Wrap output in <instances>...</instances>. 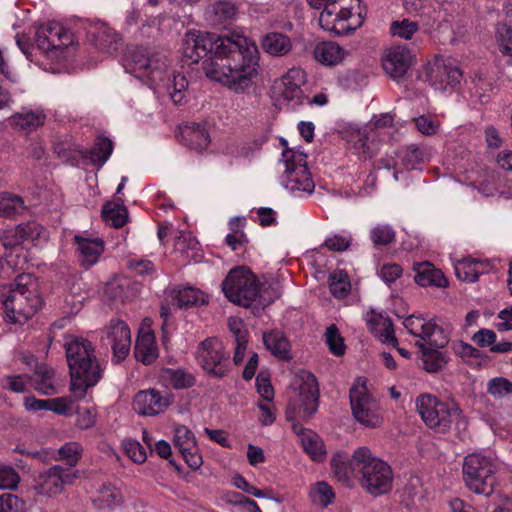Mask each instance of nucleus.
Wrapping results in <instances>:
<instances>
[{
  "label": "nucleus",
  "mask_w": 512,
  "mask_h": 512,
  "mask_svg": "<svg viewBox=\"0 0 512 512\" xmlns=\"http://www.w3.org/2000/svg\"><path fill=\"white\" fill-rule=\"evenodd\" d=\"M182 55L190 63L204 57L205 75L234 91H244L259 74V50L250 38L231 33L219 36L209 32L190 30L182 39Z\"/></svg>",
  "instance_id": "nucleus-1"
},
{
  "label": "nucleus",
  "mask_w": 512,
  "mask_h": 512,
  "mask_svg": "<svg viewBox=\"0 0 512 512\" xmlns=\"http://www.w3.org/2000/svg\"><path fill=\"white\" fill-rule=\"evenodd\" d=\"M170 59L147 47L130 48L123 60L125 71L148 86L158 97L168 96L174 104L184 99L188 82L170 69Z\"/></svg>",
  "instance_id": "nucleus-2"
},
{
  "label": "nucleus",
  "mask_w": 512,
  "mask_h": 512,
  "mask_svg": "<svg viewBox=\"0 0 512 512\" xmlns=\"http://www.w3.org/2000/svg\"><path fill=\"white\" fill-rule=\"evenodd\" d=\"M71 378V392L83 399L88 389L97 385L103 376V368L96 358L91 342L73 337L65 344Z\"/></svg>",
  "instance_id": "nucleus-3"
},
{
  "label": "nucleus",
  "mask_w": 512,
  "mask_h": 512,
  "mask_svg": "<svg viewBox=\"0 0 512 512\" xmlns=\"http://www.w3.org/2000/svg\"><path fill=\"white\" fill-rule=\"evenodd\" d=\"M4 318L14 324H23L42 306L37 279L31 274H20L2 299Z\"/></svg>",
  "instance_id": "nucleus-4"
},
{
  "label": "nucleus",
  "mask_w": 512,
  "mask_h": 512,
  "mask_svg": "<svg viewBox=\"0 0 512 512\" xmlns=\"http://www.w3.org/2000/svg\"><path fill=\"white\" fill-rule=\"evenodd\" d=\"M415 403L421 419L435 433L455 431L461 434L466 430L467 419L456 402L440 401L433 395L421 394Z\"/></svg>",
  "instance_id": "nucleus-5"
},
{
  "label": "nucleus",
  "mask_w": 512,
  "mask_h": 512,
  "mask_svg": "<svg viewBox=\"0 0 512 512\" xmlns=\"http://www.w3.org/2000/svg\"><path fill=\"white\" fill-rule=\"evenodd\" d=\"M354 465L360 477L361 486L371 495L379 496L388 493L393 485L391 467L372 451L359 447L354 451Z\"/></svg>",
  "instance_id": "nucleus-6"
},
{
  "label": "nucleus",
  "mask_w": 512,
  "mask_h": 512,
  "mask_svg": "<svg viewBox=\"0 0 512 512\" xmlns=\"http://www.w3.org/2000/svg\"><path fill=\"white\" fill-rule=\"evenodd\" d=\"M320 27L333 35L346 36L359 29L365 20L361 0H336L318 17Z\"/></svg>",
  "instance_id": "nucleus-7"
},
{
  "label": "nucleus",
  "mask_w": 512,
  "mask_h": 512,
  "mask_svg": "<svg viewBox=\"0 0 512 512\" xmlns=\"http://www.w3.org/2000/svg\"><path fill=\"white\" fill-rule=\"evenodd\" d=\"M394 126L391 112L373 115L364 126L349 124L343 130V138L364 158L372 157L379 148L378 138Z\"/></svg>",
  "instance_id": "nucleus-8"
},
{
  "label": "nucleus",
  "mask_w": 512,
  "mask_h": 512,
  "mask_svg": "<svg viewBox=\"0 0 512 512\" xmlns=\"http://www.w3.org/2000/svg\"><path fill=\"white\" fill-rule=\"evenodd\" d=\"M52 63L64 64L74 52V37L70 31L56 22L38 28L36 48Z\"/></svg>",
  "instance_id": "nucleus-9"
},
{
  "label": "nucleus",
  "mask_w": 512,
  "mask_h": 512,
  "mask_svg": "<svg viewBox=\"0 0 512 512\" xmlns=\"http://www.w3.org/2000/svg\"><path fill=\"white\" fill-rule=\"evenodd\" d=\"M285 170L281 183L296 197H306L313 193L315 182L307 167V155L300 150L287 149L282 153Z\"/></svg>",
  "instance_id": "nucleus-10"
},
{
  "label": "nucleus",
  "mask_w": 512,
  "mask_h": 512,
  "mask_svg": "<svg viewBox=\"0 0 512 512\" xmlns=\"http://www.w3.org/2000/svg\"><path fill=\"white\" fill-rule=\"evenodd\" d=\"M464 479L468 488L476 494L489 496L496 484V463L482 453H472L463 463Z\"/></svg>",
  "instance_id": "nucleus-11"
},
{
  "label": "nucleus",
  "mask_w": 512,
  "mask_h": 512,
  "mask_svg": "<svg viewBox=\"0 0 512 512\" xmlns=\"http://www.w3.org/2000/svg\"><path fill=\"white\" fill-rule=\"evenodd\" d=\"M306 73L300 67L290 68L274 83L272 95L279 108L295 109L306 102L310 103L303 91Z\"/></svg>",
  "instance_id": "nucleus-12"
},
{
  "label": "nucleus",
  "mask_w": 512,
  "mask_h": 512,
  "mask_svg": "<svg viewBox=\"0 0 512 512\" xmlns=\"http://www.w3.org/2000/svg\"><path fill=\"white\" fill-rule=\"evenodd\" d=\"M350 404L355 420L368 428L379 427L382 423L380 408L375 397L369 392L366 381L358 378L350 389Z\"/></svg>",
  "instance_id": "nucleus-13"
},
{
  "label": "nucleus",
  "mask_w": 512,
  "mask_h": 512,
  "mask_svg": "<svg viewBox=\"0 0 512 512\" xmlns=\"http://www.w3.org/2000/svg\"><path fill=\"white\" fill-rule=\"evenodd\" d=\"M222 290L231 302L245 307L250 306L259 295L256 277L244 267H237L229 272L222 283Z\"/></svg>",
  "instance_id": "nucleus-14"
},
{
  "label": "nucleus",
  "mask_w": 512,
  "mask_h": 512,
  "mask_svg": "<svg viewBox=\"0 0 512 512\" xmlns=\"http://www.w3.org/2000/svg\"><path fill=\"white\" fill-rule=\"evenodd\" d=\"M196 358L205 372L215 377H223L229 370L228 355L221 341L208 338L200 343Z\"/></svg>",
  "instance_id": "nucleus-15"
},
{
  "label": "nucleus",
  "mask_w": 512,
  "mask_h": 512,
  "mask_svg": "<svg viewBox=\"0 0 512 512\" xmlns=\"http://www.w3.org/2000/svg\"><path fill=\"white\" fill-rule=\"evenodd\" d=\"M319 391L316 378L306 374L305 381L300 386L297 400L287 408L290 421L309 419L318 408Z\"/></svg>",
  "instance_id": "nucleus-16"
},
{
  "label": "nucleus",
  "mask_w": 512,
  "mask_h": 512,
  "mask_svg": "<svg viewBox=\"0 0 512 512\" xmlns=\"http://www.w3.org/2000/svg\"><path fill=\"white\" fill-rule=\"evenodd\" d=\"M48 239L46 230L37 222L29 221L7 229L2 235L6 248L42 246Z\"/></svg>",
  "instance_id": "nucleus-17"
},
{
  "label": "nucleus",
  "mask_w": 512,
  "mask_h": 512,
  "mask_svg": "<svg viewBox=\"0 0 512 512\" xmlns=\"http://www.w3.org/2000/svg\"><path fill=\"white\" fill-rule=\"evenodd\" d=\"M76 473L71 469L55 465L40 473L35 480V491L37 494L52 497L60 494L64 485L72 483Z\"/></svg>",
  "instance_id": "nucleus-18"
},
{
  "label": "nucleus",
  "mask_w": 512,
  "mask_h": 512,
  "mask_svg": "<svg viewBox=\"0 0 512 512\" xmlns=\"http://www.w3.org/2000/svg\"><path fill=\"white\" fill-rule=\"evenodd\" d=\"M428 77L436 90L450 92L460 84L462 72L452 61L436 59L430 65Z\"/></svg>",
  "instance_id": "nucleus-19"
},
{
  "label": "nucleus",
  "mask_w": 512,
  "mask_h": 512,
  "mask_svg": "<svg viewBox=\"0 0 512 512\" xmlns=\"http://www.w3.org/2000/svg\"><path fill=\"white\" fill-rule=\"evenodd\" d=\"M165 299L161 305V317L166 321L172 311L177 308L205 304L207 296L193 287L170 289L165 292Z\"/></svg>",
  "instance_id": "nucleus-20"
},
{
  "label": "nucleus",
  "mask_w": 512,
  "mask_h": 512,
  "mask_svg": "<svg viewBox=\"0 0 512 512\" xmlns=\"http://www.w3.org/2000/svg\"><path fill=\"white\" fill-rule=\"evenodd\" d=\"M173 444L179 450L187 465L192 469L201 467L203 460L194 433L185 425L173 428Z\"/></svg>",
  "instance_id": "nucleus-21"
},
{
  "label": "nucleus",
  "mask_w": 512,
  "mask_h": 512,
  "mask_svg": "<svg viewBox=\"0 0 512 512\" xmlns=\"http://www.w3.org/2000/svg\"><path fill=\"white\" fill-rule=\"evenodd\" d=\"M403 325L411 335L428 341L431 346L443 347L448 342L442 329L431 319L411 315L404 319Z\"/></svg>",
  "instance_id": "nucleus-22"
},
{
  "label": "nucleus",
  "mask_w": 512,
  "mask_h": 512,
  "mask_svg": "<svg viewBox=\"0 0 512 512\" xmlns=\"http://www.w3.org/2000/svg\"><path fill=\"white\" fill-rule=\"evenodd\" d=\"M105 341L111 346L113 358L120 362L130 352L131 333L128 325L122 320H113L106 328Z\"/></svg>",
  "instance_id": "nucleus-23"
},
{
  "label": "nucleus",
  "mask_w": 512,
  "mask_h": 512,
  "mask_svg": "<svg viewBox=\"0 0 512 512\" xmlns=\"http://www.w3.org/2000/svg\"><path fill=\"white\" fill-rule=\"evenodd\" d=\"M170 404V396L155 389L139 391L133 400L134 410L143 416H156L164 412Z\"/></svg>",
  "instance_id": "nucleus-24"
},
{
  "label": "nucleus",
  "mask_w": 512,
  "mask_h": 512,
  "mask_svg": "<svg viewBox=\"0 0 512 512\" xmlns=\"http://www.w3.org/2000/svg\"><path fill=\"white\" fill-rule=\"evenodd\" d=\"M411 61V52L406 47L394 46L387 50L383 58V68L390 77L399 79L408 71Z\"/></svg>",
  "instance_id": "nucleus-25"
},
{
  "label": "nucleus",
  "mask_w": 512,
  "mask_h": 512,
  "mask_svg": "<svg viewBox=\"0 0 512 512\" xmlns=\"http://www.w3.org/2000/svg\"><path fill=\"white\" fill-rule=\"evenodd\" d=\"M350 56V51L334 41L318 42L313 48V57L323 66L334 67L341 65Z\"/></svg>",
  "instance_id": "nucleus-26"
},
{
  "label": "nucleus",
  "mask_w": 512,
  "mask_h": 512,
  "mask_svg": "<svg viewBox=\"0 0 512 512\" xmlns=\"http://www.w3.org/2000/svg\"><path fill=\"white\" fill-rule=\"evenodd\" d=\"M134 354L138 361L146 365L151 364L158 357V347L156 345L155 336L150 330L147 320L142 323L139 329Z\"/></svg>",
  "instance_id": "nucleus-27"
},
{
  "label": "nucleus",
  "mask_w": 512,
  "mask_h": 512,
  "mask_svg": "<svg viewBox=\"0 0 512 512\" xmlns=\"http://www.w3.org/2000/svg\"><path fill=\"white\" fill-rule=\"evenodd\" d=\"M86 30L88 38L99 50L112 53L117 49L118 35L105 23L100 21L90 23Z\"/></svg>",
  "instance_id": "nucleus-28"
},
{
  "label": "nucleus",
  "mask_w": 512,
  "mask_h": 512,
  "mask_svg": "<svg viewBox=\"0 0 512 512\" xmlns=\"http://www.w3.org/2000/svg\"><path fill=\"white\" fill-rule=\"evenodd\" d=\"M93 505L102 512H110L123 502L121 491L112 484H102L91 495Z\"/></svg>",
  "instance_id": "nucleus-29"
},
{
  "label": "nucleus",
  "mask_w": 512,
  "mask_h": 512,
  "mask_svg": "<svg viewBox=\"0 0 512 512\" xmlns=\"http://www.w3.org/2000/svg\"><path fill=\"white\" fill-rule=\"evenodd\" d=\"M366 322L369 330L378 337L381 342L392 346L397 345L392 323L384 314L371 310L366 315Z\"/></svg>",
  "instance_id": "nucleus-30"
},
{
  "label": "nucleus",
  "mask_w": 512,
  "mask_h": 512,
  "mask_svg": "<svg viewBox=\"0 0 512 512\" xmlns=\"http://www.w3.org/2000/svg\"><path fill=\"white\" fill-rule=\"evenodd\" d=\"M79 257L86 266L96 264L104 251V242L100 238H89L81 235L74 237Z\"/></svg>",
  "instance_id": "nucleus-31"
},
{
  "label": "nucleus",
  "mask_w": 512,
  "mask_h": 512,
  "mask_svg": "<svg viewBox=\"0 0 512 512\" xmlns=\"http://www.w3.org/2000/svg\"><path fill=\"white\" fill-rule=\"evenodd\" d=\"M489 264L486 261L473 258H464L454 263L455 274L458 279L474 282L481 274L488 271Z\"/></svg>",
  "instance_id": "nucleus-32"
},
{
  "label": "nucleus",
  "mask_w": 512,
  "mask_h": 512,
  "mask_svg": "<svg viewBox=\"0 0 512 512\" xmlns=\"http://www.w3.org/2000/svg\"><path fill=\"white\" fill-rule=\"evenodd\" d=\"M415 281L418 285L446 287L448 284L447 279L441 270L435 268L429 262L416 263L414 265Z\"/></svg>",
  "instance_id": "nucleus-33"
},
{
  "label": "nucleus",
  "mask_w": 512,
  "mask_h": 512,
  "mask_svg": "<svg viewBox=\"0 0 512 512\" xmlns=\"http://www.w3.org/2000/svg\"><path fill=\"white\" fill-rule=\"evenodd\" d=\"M180 135L184 144L196 151H203L210 144V136L207 130L199 124L181 127Z\"/></svg>",
  "instance_id": "nucleus-34"
},
{
  "label": "nucleus",
  "mask_w": 512,
  "mask_h": 512,
  "mask_svg": "<svg viewBox=\"0 0 512 512\" xmlns=\"http://www.w3.org/2000/svg\"><path fill=\"white\" fill-rule=\"evenodd\" d=\"M293 429L299 435L304 451L312 460L320 461L325 456L326 449L319 435L311 430L298 428L295 424Z\"/></svg>",
  "instance_id": "nucleus-35"
},
{
  "label": "nucleus",
  "mask_w": 512,
  "mask_h": 512,
  "mask_svg": "<svg viewBox=\"0 0 512 512\" xmlns=\"http://www.w3.org/2000/svg\"><path fill=\"white\" fill-rule=\"evenodd\" d=\"M236 16V7L230 1H216L208 5L205 19L212 25H222L233 20Z\"/></svg>",
  "instance_id": "nucleus-36"
},
{
  "label": "nucleus",
  "mask_w": 512,
  "mask_h": 512,
  "mask_svg": "<svg viewBox=\"0 0 512 512\" xmlns=\"http://www.w3.org/2000/svg\"><path fill=\"white\" fill-rule=\"evenodd\" d=\"M334 476L342 483H349L354 475H359L354 465V454L350 458L345 452H337L331 459Z\"/></svg>",
  "instance_id": "nucleus-37"
},
{
  "label": "nucleus",
  "mask_w": 512,
  "mask_h": 512,
  "mask_svg": "<svg viewBox=\"0 0 512 512\" xmlns=\"http://www.w3.org/2000/svg\"><path fill=\"white\" fill-rule=\"evenodd\" d=\"M261 46L271 56H284L291 51L292 42L282 33L270 32L262 37Z\"/></svg>",
  "instance_id": "nucleus-38"
},
{
  "label": "nucleus",
  "mask_w": 512,
  "mask_h": 512,
  "mask_svg": "<svg viewBox=\"0 0 512 512\" xmlns=\"http://www.w3.org/2000/svg\"><path fill=\"white\" fill-rule=\"evenodd\" d=\"M45 114L40 110H29L16 113L9 118L10 125L19 130L31 131L42 126Z\"/></svg>",
  "instance_id": "nucleus-39"
},
{
  "label": "nucleus",
  "mask_w": 512,
  "mask_h": 512,
  "mask_svg": "<svg viewBox=\"0 0 512 512\" xmlns=\"http://www.w3.org/2000/svg\"><path fill=\"white\" fill-rule=\"evenodd\" d=\"M263 341L266 348L280 359L290 357L289 342L280 331H271L263 334Z\"/></svg>",
  "instance_id": "nucleus-40"
},
{
  "label": "nucleus",
  "mask_w": 512,
  "mask_h": 512,
  "mask_svg": "<svg viewBox=\"0 0 512 512\" xmlns=\"http://www.w3.org/2000/svg\"><path fill=\"white\" fill-rule=\"evenodd\" d=\"M311 503L320 508H326L333 503L335 493L333 488L325 481L312 484L308 492Z\"/></svg>",
  "instance_id": "nucleus-41"
},
{
  "label": "nucleus",
  "mask_w": 512,
  "mask_h": 512,
  "mask_svg": "<svg viewBox=\"0 0 512 512\" xmlns=\"http://www.w3.org/2000/svg\"><path fill=\"white\" fill-rule=\"evenodd\" d=\"M175 250L187 261L197 260L200 257V244L189 232H180L175 242Z\"/></svg>",
  "instance_id": "nucleus-42"
},
{
  "label": "nucleus",
  "mask_w": 512,
  "mask_h": 512,
  "mask_svg": "<svg viewBox=\"0 0 512 512\" xmlns=\"http://www.w3.org/2000/svg\"><path fill=\"white\" fill-rule=\"evenodd\" d=\"M54 370L45 365L37 367L35 372L34 388L43 395H53L57 393Z\"/></svg>",
  "instance_id": "nucleus-43"
},
{
  "label": "nucleus",
  "mask_w": 512,
  "mask_h": 512,
  "mask_svg": "<svg viewBox=\"0 0 512 512\" xmlns=\"http://www.w3.org/2000/svg\"><path fill=\"white\" fill-rule=\"evenodd\" d=\"M26 209L23 199L10 192H0V216L12 218Z\"/></svg>",
  "instance_id": "nucleus-44"
},
{
  "label": "nucleus",
  "mask_w": 512,
  "mask_h": 512,
  "mask_svg": "<svg viewBox=\"0 0 512 512\" xmlns=\"http://www.w3.org/2000/svg\"><path fill=\"white\" fill-rule=\"evenodd\" d=\"M421 351L423 368L428 372H437L446 365L445 354L433 348H427L423 344H418Z\"/></svg>",
  "instance_id": "nucleus-45"
},
{
  "label": "nucleus",
  "mask_w": 512,
  "mask_h": 512,
  "mask_svg": "<svg viewBox=\"0 0 512 512\" xmlns=\"http://www.w3.org/2000/svg\"><path fill=\"white\" fill-rule=\"evenodd\" d=\"M112 142L108 138H97L94 147L87 152L86 157L94 164L101 167L112 153Z\"/></svg>",
  "instance_id": "nucleus-46"
},
{
  "label": "nucleus",
  "mask_w": 512,
  "mask_h": 512,
  "mask_svg": "<svg viewBox=\"0 0 512 512\" xmlns=\"http://www.w3.org/2000/svg\"><path fill=\"white\" fill-rule=\"evenodd\" d=\"M329 287L334 297L345 298L351 289L348 274L343 270L334 271L329 277Z\"/></svg>",
  "instance_id": "nucleus-47"
},
{
  "label": "nucleus",
  "mask_w": 512,
  "mask_h": 512,
  "mask_svg": "<svg viewBox=\"0 0 512 512\" xmlns=\"http://www.w3.org/2000/svg\"><path fill=\"white\" fill-rule=\"evenodd\" d=\"M495 39L500 53L512 59V26L498 24L495 30Z\"/></svg>",
  "instance_id": "nucleus-48"
},
{
  "label": "nucleus",
  "mask_w": 512,
  "mask_h": 512,
  "mask_svg": "<svg viewBox=\"0 0 512 512\" xmlns=\"http://www.w3.org/2000/svg\"><path fill=\"white\" fill-rule=\"evenodd\" d=\"M102 215L107 223L114 227H121L127 221V210L123 205L107 203L102 209Z\"/></svg>",
  "instance_id": "nucleus-49"
},
{
  "label": "nucleus",
  "mask_w": 512,
  "mask_h": 512,
  "mask_svg": "<svg viewBox=\"0 0 512 512\" xmlns=\"http://www.w3.org/2000/svg\"><path fill=\"white\" fill-rule=\"evenodd\" d=\"M83 448L78 442H67L62 445L57 452V457L55 458L58 461H64L69 466H75L82 454Z\"/></svg>",
  "instance_id": "nucleus-50"
},
{
  "label": "nucleus",
  "mask_w": 512,
  "mask_h": 512,
  "mask_svg": "<svg viewBox=\"0 0 512 512\" xmlns=\"http://www.w3.org/2000/svg\"><path fill=\"white\" fill-rule=\"evenodd\" d=\"M419 26L417 22L409 19L396 20L390 25V33L393 37L409 40L417 33Z\"/></svg>",
  "instance_id": "nucleus-51"
},
{
  "label": "nucleus",
  "mask_w": 512,
  "mask_h": 512,
  "mask_svg": "<svg viewBox=\"0 0 512 512\" xmlns=\"http://www.w3.org/2000/svg\"><path fill=\"white\" fill-rule=\"evenodd\" d=\"M399 157L408 169H413L417 164L424 163L427 160L425 151L414 145L409 146Z\"/></svg>",
  "instance_id": "nucleus-52"
},
{
  "label": "nucleus",
  "mask_w": 512,
  "mask_h": 512,
  "mask_svg": "<svg viewBox=\"0 0 512 512\" xmlns=\"http://www.w3.org/2000/svg\"><path fill=\"white\" fill-rule=\"evenodd\" d=\"M122 448L125 454L135 463L142 464L147 459V453L144 447L136 440L124 439Z\"/></svg>",
  "instance_id": "nucleus-53"
},
{
  "label": "nucleus",
  "mask_w": 512,
  "mask_h": 512,
  "mask_svg": "<svg viewBox=\"0 0 512 512\" xmlns=\"http://www.w3.org/2000/svg\"><path fill=\"white\" fill-rule=\"evenodd\" d=\"M20 477L13 467L0 463V489L15 490Z\"/></svg>",
  "instance_id": "nucleus-54"
},
{
  "label": "nucleus",
  "mask_w": 512,
  "mask_h": 512,
  "mask_svg": "<svg viewBox=\"0 0 512 512\" xmlns=\"http://www.w3.org/2000/svg\"><path fill=\"white\" fill-rule=\"evenodd\" d=\"M351 241L352 237L349 233L341 232L329 235L324 241V246L331 251L340 252L348 249Z\"/></svg>",
  "instance_id": "nucleus-55"
},
{
  "label": "nucleus",
  "mask_w": 512,
  "mask_h": 512,
  "mask_svg": "<svg viewBox=\"0 0 512 512\" xmlns=\"http://www.w3.org/2000/svg\"><path fill=\"white\" fill-rule=\"evenodd\" d=\"M25 502L17 495L3 493L0 495V512H24Z\"/></svg>",
  "instance_id": "nucleus-56"
},
{
  "label": "nucleus",
  "mask_w": 512,
  "mask_h": 512,
  "mask_svg": "<svg viewBox=\"0 0 512 512\" xmlns=\"http://www.w3.org/2000/svg\"><path fill=\"white\" fill-rule=\"evenodd\" d=\"M21 261L18 254L12 252L7 253L4 258L0 259V278L8 279L20 269Z\"/></svg>",
  "instance_id": "nucleus-57"
},
{
  "label": "nucleus",
  "mask_w": 512,
  "mask_h": 512,
  "mask_svg": "<svg viewBox=\"0 0 512 512\" xmlns=\"http://www.w3.org/2000/svg\"><path fill=\"white\" fill-rule=\"evenodd\" d=\"M326 342L329 346L330 351L336 355L341 356L345 352L344 340L338 332V329L332 325L327 328L326 331Z\"/></svg>",
  "instance_id": "nucleus-58"
},
{
  "label": "nucleus",
  "mask_w": 512,
  "mask_h": 512,
  "mask_svg": "<svg viewBox=\"0 0 512 512\" xmlns=\"http://www.w3.org/2000/svg\"><path fill=\"white\" fill-rule=\"evenodd\" d=\"M371 240L376 245H387L395 238L393 229L388 225L378 224L370 232Z\"/></svg>",
  "instance_id": "nucleus-59"
},
{
  "label": "nucleus",
  "mask_w": 512,
  "mask_h": 512,
  "mask_svg": "<svg viewBox=\"0 0 512 512\" xmlns=\"http://www.w3.org/2000/svg\"><path fill=\"white\" fill-rule=\"evenodd\" d=\"M487 390L494 397H503L512 393V382L503 377H496L488 382Z\"/></svg>",
  "instance_id": "nucleus-60"
},
{
  "label": "nucleus",
  "mask_w": 512,
  "mask_h": 512,
  "mask_svg": "<svg viewBox=\"0 0 512 512\" xmlns=\"http://www.w3.org/2000/svg\"><path fill=\"white\" fill-rule=\"evenodd\" d=\"M402 273V267L396 263H385L377 272L381 280L388 285L394 283L398 278H400Z\"/></svg>",
  "instance_id": "nucleus-61"
},
{
  "label": "nucleus",
  "mask_w": 512,
  "mask_h": 512,
  "mask_svg": "<svg viewBox=\"0 0 512 512\" xmlns=\"http://www.w3.org/2000/svg\"><path fill=\"white\" fill-rule=\"evenodd\" d=\"M30 379L25 375L7 376L3 379L2 386L4 389L15 393H23L26 391Z\"/></svg>",
  "instance_id": "nucleus-62"
},
{
  "label": "nucleus",
  "mask_w": 512,
  "mask_h": 512,
  "mask_svg": "<svg viewBox=\"0 0 512 512\" xmlns=\"http://www.w3.org/2000/svg\"><path fill=\"white\" fill-rule=\"evenodd\" d=\"M73 401L68 397L48 399V410L58 415L68 416L72 414Z\"/></svg>",
  "instance_id": "nucleus-63"
},
{
  "label": "nucleus",
  "mask_w": 512,
  "mask_h": 512,
  "mask_svg": "<svg viewBox=\"0 0 512 512\" xmlns=\"http://www.w3.org/2000/svg\"><path fill=\"white\" fill-rule=\"evenodd\" d=\"M415 125L423 135H434L439 128V122L434 117L428 115L416 118Z\"/></svg>",
  "instance_id": "nucleus-64"
}]
</instances>
